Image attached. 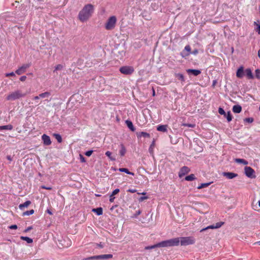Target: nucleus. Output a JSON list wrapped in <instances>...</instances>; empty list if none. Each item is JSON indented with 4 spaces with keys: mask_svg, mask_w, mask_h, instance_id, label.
<instances>
[{
    "mask_svg": "<svg viewBox=\"0 0 260 260\" xmlns=\"http://www.w3.org/2000/svg\"><path fill=\"white\" fill-rule=\"evenodd\" d=\"M15 73L14 72H11L10 73H7L6 74V77H9V76H15Z\"/></svg>",
    "mask_w": 260,
    "mask_h": 260,
    "instance_id": "51",
    "label": "nucleus"
},
{
    "mask_svg": "<svg viewBox=\"0 0 260 260\" xmlns=\"http://www.w3.org/2000/svg\"><path fill=\"white\" fill-rule=\"evenodd\" d=\"M51 95L50 92L46 91L39 94L40 98H48Z\"/></svg>",
    "mask_w": 260,
    "mask_h": 260,
    "instance_id": "27",
    "label": "nucleus"
},
{
    "mask_svg": "<svg viewBox=\"0 0 260 260\" xmlns=\"http://www.w3.org/2000/svg\"><path fill=\"white\" fill-rule=\"evenodd\" d=\"M235 162L240 164H243V165H246L248 164L247 161L244 159L242 158H236L235 159Z\"/></svg>",
    "mask_w": 260,
    "mask_h": 260,
    "instance_id": "29",
    "label": "nucleus"
},
{
    "mask_svg": "<svg viewBox=\"0 0 260 260\" xmlns=\"http://www.w3.org/2000/svg\"><path fill=\"white\" fill-rule=\"evenodd\" d=\"M46 212H47L49 214H50V215H52V214H53V213H52V212H51V211L50 210H49V209H47V210H46Z\"/></svg>",
    "mask_w": 260,
    "mask_h": 260,
    "instance_id": "61",
    "label": "nucleus"
},
{
    "mask_svg": "<svg viewBox=\"0 0 260 260\" xmlns=\"http://www.w3.org/2000/svg\"><path fill=\"white\" fill-rule=\"evenodd\" d=\"M137 136L139 138L144 137V138H150V135L149 133H147L145 132H141L137 133Z\"/></svg>",
    "mask_w": 260,
    "mask_h": 260,
    "instance_id": "15",
    "label": "nucleus"
},
{
    "mask_svg": "<svg viewBox=\"0 0 260 260\" xmlns=\"http://www.w3.org/2000/svg\"><path fill=\"white\" fill-rule=\"evenodd\" d=\"M196 179V177L194 174H191L188 176H187L185 178V180L186 181H193Z\"/></svg>",
    "mask_w": 260,
    "mask_h": 260,
    "instance_id": "28",
    "label": "nucleus"
},
{
    "mask_svg": "<svg viewBox=\"0 0 260 260\" xmlns=\"http://www.w3.org/2000/svg\"><path fill=\"white\" fill-rule=\"evenodd\" d=\"M187 125L188 127H192V128L194 127V124H187Z\"/></svg>",
    "mask_w": 260,
    "mask_h": 260,
    "instance_id": "64",
    "label": "nucleus"
},
{
    "mask_svg": "<svg viewBox=\"0 0 260 260\" xmlns=\"http://www.w3.org/2000/svg\"><path fill=\"white\" fill-rule=\"evenodd\" d=\"M148 199V197H140V198H139V201L140 202H142V201H143L144 200H146V199Z\"/></svg>",
    "mask_w": 260,
    "mask_h": 260,
    "instance_id": "50",
    "label": "nucleus"
},
{
    "mask_svg": "<svg viewBox=\"0 0 260 260\" xmlns=\"http://www.w3.org/2000/svg\"><path fill=\"white\" fill-rule=\"evenodd\" d=\"M215 229L214 225H211L208 226L207 227H206L205 228L202 229V230H201L200 232H203L204 231H205L207 230H208V229Z\"/></svg>",
    "mask_w": 260,
    "mask_h": 260,
    "instance_id": "37",
    "label": "nucleus"
},
{
    "mask_svg": "<svg viewBox=\"0 0 260 260\" xmlns=\"http://www.w3.org/2000/svg\"><path fill=\"white\" fill-rule=\"evenodd\" d=\"M254 24L256 25V27L255 28V30L258 32V34H260V22L259 21L257 22H254Z\"/></svg>",
    "mask_w": 260,
    "mask_h": 260,
    "instance_id": "34",
    "label": "nucleus"
},
{
    "mask_svg": "<svg viewBox=\"0 0 260 260\" xmlns=\"http://www.w3.org/2000/svg\"><path fill=\"white\" fill-rule=\"evenodd\" d=\"M186 72L188 74H192L195 76H197L201 73V71L199 70L196 69H187Z\"/></svg>",
    "mask_w": 260,
    "mask_h": 260,
    "instance_id": "12",
    "label": "nucleus"
},
{
    "mask_svg": "<svg viewBox=\"0 0 260 260\" xmlns=\"http://www.w3.org/2000/svg\"><path fill=\"white\" fill-rule=\"evenodd\" d=\"M125 123L127 126V127L133 132L135 131V128L133 125L132 122L130 120H127L125 121Z\"/></svg>",
    "mask_w": 260,
    "mask_h": 260,
    "instance_id": "22",
    "label": "nucleus"
},
{
    "mask_svg": "<svg viewBox=\"0 0 260 260\" xmlns=\"http://www.w3.org/2000/svg\"><path fill=\"white\" fill-rule=\"evenodd\" d=\"M179 238L180 242L182 246L193 244L195 242L194 238L192 237H183Z\"/></svg>",
    "mask_w": 260,
    "mask_h": 260,
    "instance_id": "5",
    "label": "nucleus"
},
{
    "mask_svg": "<svg viewBox=\"0 0 260 260\" xmlns=\"http://www.w3.org/2000/svg\"><path fill=\"white\" fill-rule=\"evenodd\" d=\"M175 77L177 78L179 80H180L181 82H184L185 81V78L182 74L178 73L175 74Z\"/></svg>",
    "mask_w": 260,
    "mask_h": 260,
    "instance_id": "25",
    "label": "nucleus"
},
{
    "mask_svg": "<svg viewBox=\"0 0 260 260\" xmlns=\"http://www.w3.org/2000/svg\"><path fill=\"white\" fill-rule=\"evenodd\" d=\"M42 139L45 145L48 146L51 144L50 138L46 134H43L42 136Z\"/></svg>",
    "mask_w": 260,
    "mask_h": 260,
    "instance_id": "11",
    "label": "nucleus"
},
{
    "mask_svg": "<svg viewBox=\"0 0 260 260\" xmlns=\"http://www.w3.org/2000/svg\"><path fill=\"white\" fill-rule=\"evenodd\" d=\"M120 72L124 75H131L134 72V69L131 66H123L119 69Z\"/></svg>",
    "mask_w": 260,
    "mask_h": 260,
    "instance_id": "6",
    "label": "nucleus"
},
{
    "mask_svg": "<svg viewBox=\"0 0 260 260\" xmlns=\"http://www.w3.org/2000/svg\"><path fill=\"white\" fill-rule=\"evenodd\" d=\"M92 153H93V150H88V151H86L85 153V154L87 156H91V155L92 154Z\"/></svg>",
    "mask_w": 260,
    "mask_h": 260,
    "instance_id": "45",
    "label": "nucleus"
},
{
    "mask_svg": "<svg viewBox=\"0 0 260 260\" xmlns=\"http://www.w3.org/2000/svg\"><path fill=\"white\" fill-rule=\"evenodd\" d=\"M127 191L131 193H134L136 191V190L135 189H129L127 190Z\"/></svg>",
    "mask_w": 260,
    "mask_h": 260,
    "instance_id": "59",
    "label": "nucleus"
},
{
    "mask_svg": "<svg viewBox=\"0 0 260 260\" xmlns=\"http://www.w3.org/2000/svg\"><path fill=\"white\" fill-rule=\"evenodd\" d=\"M161 242L163 247L178 246L180 243V238H175Z\"/></svg>",
    "mask_w": 260,
    "mask_h": 260,
    "instance_id": "3",
    "label": "nucleus"
},
{
    "mask_svg": "<svg viewBox=\"0 0 260 260\" xmlns=\"http://www.w3.org/2000/svg\"><path fill=\"white\" fill-rule=\"evenodd\" d=\"M113 257V255L111 254H102L98 255V259H107Z\"/></svg>",
    "mask_w": 260,
    "mask_h": 260,
    "instance_id": "13",
    "label": "nucleus"
},
{
    "mask_svg": "<svg viewBox=\"0 0 260 260\" xmlns=\"http://www.w3.org/2000/svg\"><path fill=\"white\" fill-rule=\"evenodd\" d=\"M97 257H98V255L92 256H90V257H88L85 258L83 259V260H93V259H98Z\"/></svg>",
    "mask_w": 260,
    "mask_h": 260,
    "instance_id": "42",
    "label": "nucleus"
},
{
    "mask_svg": "<svg viewBox=\"0 0 260 260\" xmlns=\"http://www.w3.org/2000/svg\"><path fill=\"white\" fill-rule=\"evenodd\" d=\"M141 213V211L139 210L136 211V214H135V217H137V216L139 215Z\"/></svg>",
    "mask_w": 260,
    "mask_h": 260,
    "instance_id": "54",
    "label": "nucleus"
},
{
    "mask_svg": "<svg viewBox=\"0 0 260 260\" xmlns=\"http://www.w3.org/2000/svg\"><path fill=\"white\" fill-rule=\"evenodd\" d=\"M184 49L185 50H186L188 52H190V50H191V48L190 47L189 45H186L185 48H184Z\"/></svg>",
    "mask_w": 260,
    "mask_h": 260,
    "instance_id": "48",
    "label": "nucleus"
},
{
    "mask_svg": "<svg viewBox=\"0 0 260 260\" xmlns=\"http://www.w3.org/2000/svg\"><path fill=\"white\" fill-rule=\"evenodd\" d=\"M245 175L249 178H255V176L254 175V170L250 167H245Z\"/></svg>",
    "mask_w": 260,
    "mask_h": 260,
    "instance_id": "7",
    "label": "nucleus"
},
{
    "mask_svg": "<svg viewBox=\"0 0 260 260\" xmlns=\"http://www.w3.org/2000/svg\"><path fill=\"white\" fill-rule=\"evenodd\" d=\"M7 158L9 160H10V161H12V157H11V156L10 155H7Z\"/></svg>",
    "mask_w": 260,
    "mask_h": 260,
    "instance_id": "62",
    "label": "nucleus"
},
{
    "mask_svg": "<svg viewBox=\"0 0 260 260\" xmlns=\"http://www.w3.org/2000/svg\"><path fill=\"white\" fill-rule=\"evenodd\" d=\"M62 68H63L62 65H61L60 64H57L56 66H55V70H54L53 72H54L57 70H61Z\"/></svg>",
    "mask_w": 260,
    "mask_h": 260,
    "instance_id": "41",
    "label": "nucleus"
},
{
    "mask_svg": "<svg viewBox=\"0 0 260 260\" xmlns=\"http://www.w3.org/2000/svg\"><path fill=\"white\" fill-rule=\"evenodd\" d=\"M225 116L226 117L228 122H230L232 120L233 116L230 111H228V113H226V115Z\"/></svg>",
    "mask_w": 260,
    "mask_h": 260,
    "instance_id": "35",
    "label": "nucleus"
},
{
    "mask_svg": "<svg viewBox=\"0 0 260 260\" xmlns=\"http://www.w3.org/2000/svg\"><path fill=\"white\" fill-rule=\"evenodd\" d=\"M114 199H115V197H114V196L111 194L110 196V199H109V201L111 202V203H112L114 202Z\"/></svg>",
    "mask_w": 260,
    "mask_h": 260,
    "instance_id": "47",
    "label": "nucleus"
},
{
    "mask_svg": "<svg viewBox=\"0 0 260 260\" xmlns=\"http://www.w3.org/2000/svg\"><path fill=\"white\" fill-rule=\"evenodd\" d=\"M245 74L248 79H251L253 78V76L251 70L250 69H247L245 71Z\"/></svg>",
    "mask_w": 260,
    "mask_h": 260,
    "instance_id": "20",
    "label": "nucleus"
},
{
    "mask_svg": "<svg viewBox=\"0 0 260 260\" xmlns=\"http://www.w3.org/2000/svg\"><path fill=\"white\" fill-rule=\"evenodd\" d=\"M40 99V98L39 97V95L35 96L33 98V100H34L35 101H37V100H39Z\"/></svg>",
    "mask_w": 260,
    "mask_h": 260,
    "instance_id": "58",
    "label": "nucleus"
},
{
    "mask_svg": "<svg viewBox=\"0 0 260 260\" xmlns=\"http://www.w3.org/2000/svg\"><path fill=\"white\" fill-rule=\"evenodd\" d=\"M120 150H119V154L121 156H123L125 155V154L126 153V148L123 144H120Z\"/></svg>",
    "mask_w": 260,
    "mask_h": 260,
    "instance_id": "21",
    "label": "nucleus"
},
{
    "mask_svg": "<svg viewBox=\"0 0 260 260\" xmlns=\"http://www.w3.org/2000/svg\"><path fill=\"white\" fill-rule=\"evenodd\" d=\"M3 126H4V129H7V130H12L13 128V125L11 124L3 125Z\"/></svg>",
    "mask_w": 260,
    "mask_h": 260,
    "instance_id": "38",
    "label": "nucleus"
},
{
    "mask_svg": "<svg viewBox=\"0 0 260 260\" xmlns=\"http://www.w3.org/2000/svg\"><path fill=\"white\" fill-rule=\"evenodd\" d=\"M255 76L256 78L260 79V70L257 69L255 70Z\"/></svg>",
    "mask_w": 260,
    "mask_h": 260,
    "instance_id": "43",
    "label": "nucleus"
},
{
    "mask_svg": "<svg viewBox=\"0 0 260 260\" xmlns=\"http://www.w3.org/2000/svg\"><path fill=\"white\" fill-rule=\"evenodd\" d=\"M154 147H155V141H154V140H153L152 141V143L151 144V145H150L149 149H148L150 154L152 156L153 155V151H154Z\"/></svg>",
    "mask_w": 260,
    "mask_h": 260,
    "instance_id": "24",
    "label": "nucleus"
},
{
    "mask_svg": "<svg viewBox=\"0 0 260 260\" xmlns=\"http://www.w3.org/2000/svg\"><path fill=\"white\" fill-rule=\"evenodd\" d=\"M53 136H54V137L57 140L58 143H61L62 142V138L60 135L58 134H54Z\"/></svg>",
    "mask_w": 260,
    "mask_h": 260,
    "instance_id": "32",
    "label": "nucleus"
},
{
    "mask_svg": "<svg viewBox=\"0 0 260 260\" xmlns=\"http://www.w3.org/2000/svg\"><path fill=\"white\" fill-rule=\"evenodd\" d=\"M218 113L221 114V115H223L224 116L226 115V113L224 111V110H223V108L220 107L218 109Z\"/></svg>",
    "mask_w": 260,
    "mask_h": 260,
    "instance_id": "40",
    "label": "nucleus"
},
{
    "mask_svg": "<svg viewBox=\"0 0 260 260\" xmlns=\"http://www.w3.org/2000/svg\"><path fill=\"white\" fill-rule=\"evenodd\" d=\"M119 189L118 188H116L115 189H114L113 191H112V195L113 196H114L116 194H117L119 192Z\"/></svg>",
    "mask_w": 260,
    "mask_h": 260,
    "instance_id": "46",
    "label": "nucleus"
},
{
    "mask_svg": "<svg viewBox=\"0 0 260 260\" xmlns=\"http://www.w3.org/2000/svg\"><path fill=\"white\" fill-rule=\"evenodd\" d=\"M119 171L120 172H124V173H126L127 174H129V175H132L133 176L134 175V173H133L132 172H129L128 171V170L127 169H126V168H119Z\"/></svg>",
    "mask_w": 260,
    "mask_h": 260,
    "instance_id": "26",
    "label": "nucleus"
},
{
    "mask_svg": "<svg viewBox=\"0 0 260 260\" xmlns=\"http://www.w3.org/2000/svg\"><path fill=\"white\" fill-rule=\"evenodd\" d=\"M31 204V202L30 201H26L23 204H21L19 205V208L20 210H22L24 209V208L27 207Z\"/></svg>",
    "mask_w": 260,
    "mask_h": 260,
    "instance_id": "17",
    "label": "nucleus"
},
{
    "mask_svg": "<svg viewBox=\"0 0 260 260\" xmlns=\"http://www.w3.org/2000/svg\"><path fill=\"white\" fill-rule=\"evenodd\" d=\"M242 111V107L239 105H236L233 107V111L235 113H240Z\"/></svg>",
    "mask_w": 260,
    "mask_h": 260,
    "instance_id": "16",
    "label": "nucleus"
},
{
    "mask_svg": "<svg viewBox=\"0 0 260 260\" xmlns=\"http://www.w3.org/2000/svg\"><path fill=\"white\" fill-rule=\"evenodd\" d=\"M112 153L110 151H107L105 153V155L109 157L111 160H115L116 158L111 155Z\"/></svg>",
    "mask_w": 260,
    "mask_h": 260,
    "instance_id": "31",
    "label": "nucleus"
},
{
    "mask_svg": "<svg viewBox=\"0 0 260 260\" xmlns=\"http://www.w3.org/2000/svg\"><path fill=\"white\" fill-rule=\"evenodd\" d=\"M34 213V210L33 209H31L29 211H26L25 212H24L23 213V216H25V215L29 216V215H32Z\"/></svg>",
    "mask_w": 260,
    "mask_h": 260,
    "instance_id": "36",
    "label": "nucleus"
},
{
    "mask_svg": "<svg viewBox=\"0 0 260 260\" xmlns=\"http://www.w3.org/2000/svg\"><path fill=\"white\" fill-rule=\"evenodd\" d=\"M117 21L116 17L115 16L110 17L105 24V28L107 30H112L114 28Z\"/></svg>",
    "mask_w": 260,
    "mask_h": 260,
    "instance_id": "4",
    "label": "nucleus"
},
{
    "mask_svg": "<svg viewBox=\"0 0 260 260\" xmlns=\"http://www.w3.org/2000/svg\"><path fill=\"white\" fill-rule=\"evenodd\" d=\"M93 12L94 7L92 5H86L79 12L78 18L79 20L83 22L86 21L92 16Z\"/></svg>",
    "mask_w": 260,
    "mask_h": 260,
    "instance_id": "1",
    "label": "nucleus"
},
{
    "mask_svg": "<svg viewBox=\"0 0 260 260\" xmlns=\"http://www.w3.org/2000/svg\"><path fill=\"white\" fill-rule=\"evenodd\" d=\"M217 83V81L216 80H214L213 81V83H212V86H214Z\"/></svg>",
    "mask_w": 260,
    "mask_h": 260,
    "instance_id": "63",
    "label": "nucleus"
},
{
    "mask_svg": "<svg viewBox=\"0 0 260 260\" xmlns=\"http://www.w3.org/2000/svg\"><path fill=\"white\" fill-rule=\"evenodd\" d=\"M32 229V226H28L27 229H26L24 231V232H27Z\"/></svg>",
    "mask_w": 260,
    "mask_h": 260,
    "instance_id": "57",
    "label": "nucleus"
},
{
    "mask_svg": "<svg viewBox=\"0 0 260 260\" xmlns=\"http://www.w3.org/2000/svg\"><path fill=\"white\" fill-rule=\"evenodd\" d=\"M26 93H23L20 90H15L10 93L6 98L8 101H14L21 98L24 97Z\"/></svg>",
    "mask_w": 260,
    "mask_h": 260,
    "instance_id": "2",
    "label": "nucleus"
},
{
    "mask_svg": "<svg viewBox=\"0 0 260 260\" xmlns=\"http://www.w3.org/2000/svg\"><path fill=\"white\" fill-rule=\"evenodd\" d=\"M9 228L10 229H17V225L16 224L11 225L9 226Z\"/></svg>",
    "mask_w": 260,
    "mask_h": 260,
    "instance_id": "49",
    "label": "nucleus"
},
{
    "mask_svg": "<svg viewBox=\"0 0 260 260\" xmlns=\"http://www.w3.org/2000/svg\"><path fill=\"white\" fill-rule=\"evenodd\" d=\"M224 224L223 222H218L215 223L214 225L215 229H218L220 228Z\"/></svg>",
    "mask_w": 260,
    "mask_h": 260,
    "instance_id": "39",
    "label": "nucleus"
},
{
    "mask_svg": "<svg viewBox=\"0 0 260 260\" xmlns=\"http://www.w3.org/2000/svg\"><path fill=\"white\" fill-rule=\"evenodd\" d=\"M26 79V76H22L20 78V80L21 81H24Z\"/></svg>",
    "mask_w": 260,
    "mask_h": 260,
    "instance_id": "55",
    "label": "nucleus"
},
{
    "mask_svg": "<svg viewBox=\"0 0 260 260\" xmlns=\"http://www.w3.org/2000/svg\"><path fill=\"white\" fill-rule=\"evenodd\" d=\"M97 246H98V247H99L100 248H103L104 247V245L103 244H102V243H99V244H97Z\"/></svg>",
    "mask_w": 260,
    "mask_h": 260,
    "instance_id": "56",
    "label": "nucleus"
},
{
    "mask_svg": "<svg viewBox=\"0 0 260 260\" xmlns=\"http://www.w3.org/2000/svg\"><path fill=\"white\" fill-rule=\"evenodd\" d=\"M243 67H240L237 70L236 73V76L239 78H242L244 76Z\"/></svg>",
    "mask_w": 260,
    "mask_h": 260,
    "instance_id": "14",
    "label": "nucleus"
},
{
    "mask_svg": "<svg viewBox=\"0 0 260 260\" xmlns=\"http://www.w3.org/2000/svg\"><path fill=\"white\" fill-rule=\"evenodd\" d=\"M222 175L223 176L225 177L226 178H227L228 179H232L237 177L238 175V174H237V173H235L233 172H223L222 173Z\"/></svg>",
    "mask_w": 260,
    "mask_h": 260,
    "instance_id": "10",
    "label": "nucleus"
},
{
    "mask_svg": "<svg viewBox=\"0 0 260 260\" xmlns=\"http://www.w3.org/2000/svg\"><path fill=\"white\" fill-rule=\"evenodd\" d=\"M192 54H194V55H196L198 53V50L197 49H196L194 50H193L192 53Z\"/></svg>",
    "mask_w": 260,
    "mask_h": 260,
    "instance_id": "60",
    "label": "nucleus"
},
{
    "mask_svg": "<svg viewBox=\"0 0 260 260\" xmlns=\"http://www.w3.org/2000/svg\"><path fill=\"white\" fill-rule=\"evenodd\" d=\"M156 247H163L162 245V242H160L159 243H158L154 244L153 245H152V246H146V247H145V249H153V248H155Z\"/></svg>",
    "mask_w": 260,
    "mask_h": 260,
    "instance_id": "18",
    "label": "nucleus"
},
{
    "mask_svg": "<svg viewBox=\"0 0 260 260\" xmlns=\"http://www.w3.org/2000/svg\"><path fill=\"white\" fill-rule=\"evenodd\" d=\"M41 187H42V188L47 189V190H51L52 189V187H50V186L47 187V186L43 185V186H42Z\"/></svg>",
    "mask_w": 260,
    "mask_h": 260,
    "instance_id": "53",
    "label": "nucleus"
},
{
    "mask_svg": "<svg viewBox=\"0 0 260 260\" xmlns=\"http://www.w3.org/2000/svg\"><path fill=\"white\" fill-rule=\"evenodd\" d=\"M80 160H81V161L82 162H84L86 161L85 160V158L84 157V156L82 155H80Z\"/></svg>",
    "mask_w": 260,
    "mask_h": 260,
    "instance_id": "52",
    "label": "nucleus"
},
{
    "mask_svg": "<svg viewBox=\"0 0 260 260\" xmlns=\"http://www.w3.org/2000/svg\"><path fill=\"white\" fill-rule=\"evenodd\" d=\"M20 239L21 240H24L25 241L27 242V243H31L32 242V239L28 237H24V236H21L20 237Z\"/></svg>",
    "mask_w": 260,
    "mask_h": 260,
    "instance_id": "30",
    "label": "nucleus"
},
{
    "mask_svg": "<svg viewBox=\"0 0 260 260\" xmlns=\"http://www.w3.org/2000/svg\"><path fill=\"white\" fill-rule=\"evenodd\" d=\"M211 182L202 183L198 187V189H202L205 187H207L211 184Z\"/></svg>",
    "mask_w": 260,
    "mask_h": 260,
    "instance_id": "33",
    "label": "nucleus"
},
{
    "mask_svg": "<svg viewBox=\"0 0 260 260\" xmlns=\"http://www.w3.org/2000/svg\"><path fill=\"white\" fill-rule=\"evenodd\" d=\"M190 171V169L188 167L186 166H184L182 167L178 173V176L179 178H182L185 174H187Z\"/></svg>",
    "mask_w": 260,
    "mask_h": 260,
    "instance_id": "9",
    "label": "nucleus"
},
{
    "mask_svg": "<svg viewBox=\"0 0 260 260\" xmlns=\"http://www.w3.org/2000/svg\"><path fill=\"white\" fill-rule=\"evenodd\" d=\"M244 121L248 123H252L253 121V118L251 117L246 118Z\"/></svg>",
    "mask_w": 260,
    "mask_h": 260,
    "instance_id": "44",
    "label": "nucleus"
},
{
    "mask_svg": "<svg viewBox=\"0 0 260 260\" xmlns=\"http://www.w3.org/2000/svg\"><path fill=\"white\" fill-rule=\"evenodd\" d=\"M92 211L98 215H101L103 214V209L101 207L93 209Z\"/></svg>",
    "mask_w": 260,
    "mask_h": 260,
    "instance_id": "23",
    "label": "nucleus"
},
{
    "mask_svg": "<svg viewBox=\"0 0 260 260\" xmlns=\"http://www.w3.org/2000/svg\"><path fill=\"white\" fill-rule=\"evenodd\" d=\"M30 66V63L24 64L22 65L21 67H20L19 69H18L16 71L15 73L18 75H21L24 73L25 72L26 69L28 68Z\"/></svg>",
    "mask_w": 260,
    "mask_h": 260,
    "instance_id": "8",
    "label": "nucleus"
},
{
    "mask_svg": "<svg viewBox=\"0 0 260 260\" xmlns=\"http://www.w3.org/2000/svg\"><path fill=\"white\" fill-rule=\"evenodd\" d=\"M167 125H159L157 127V130L159 132H166L167 131Z\"/></svg>",
    "mask_w": 260,
    "mask_h": 260,
    "instance_id": "19",
    "label": "nucleus"
}]
</instances>
